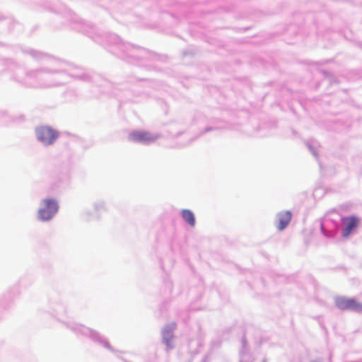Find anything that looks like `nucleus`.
<instances>
[{
	"label": "nucleus",
	"instance_id": "1",
	"mask_svg": "<svg viewBox=\"0 0 362 362\" xmlns=\"http://www.w3.org/2000/svg\"><path fill=\"white\" fill-rule=\"evenodd\" d=\"M58 210L57 202L52 199H45L42 202V206L38 211L39 218L45 221L51 219Z\"/></svg>",
	"mask_w": 362,
	"mask_h": 362
},
{
	"label": "nucleus",
	"instance_id": "2",
	"mask_svg": "<svg viewBox=\"0 0 362 362\" xmlns=\"http://www.w3.org/2000/svg\"><path fill=\"white\" fill-rule=\"evenodd\" d=\"M35 132L37 139L45 145L53 144L58 137V133L49 127H39Z\"/></svg>",
	"mask_w": 362,
	"mask_h": 362
},
{
	"label": "nucleus",
	"instance_id": "3",
	"mask_svg": "<svg viewBox=\"0 0 362 362\" xmlns=\"http://www.w3.org/2000/svg\"><path fill=\"white\" fill-rule=\"evenodd\" d=\"M335 304L341 310H352L357 313H362V304L353 298L338 297L335 299Z\"/></svg>",
	"mask_w": 362,
	"mask_h": 362
},
{
	"label": "nucleus",
	"instance_id": "4",
	"mask_svg": "<svg viewBox=\"0 0 362 362\" xmlns=\"http://www.w3.org/2000/svg\"><path fill=\"white\" fill-rule=\"evenodd\" d=\"M156 139V136L144 131H134L129 134V139L134 142L147 144L153 141Z\"/></svg>",
	"mask_w": 362,
	"mask_h": 362
},
{
	"label": "nucleus",
	"instance_id": "5",
	"mask_svg": "<svg viewBox=\"0 0 362 362\" xmlns=\"http://www.w3.org/2000/svg\"><path fill=\"white\" fill-rule=\"evenodd\" d=\"M358 222L359 220L354 216L345 217L342 218V223L345 226L342 233L343 237H348L352 230L357 226Z\"/></svg>",
	"mask_w": 362,
	"mask_h": 362
},
{
	"label": "nucleus",
	"instance_id": "6",
	"mask_svg": "<svg viewBox=\"0 0 362 362\" xmlns=\"http://www.w3.org/2000/svg\"><path fill=\"white\" fill-rule=\"evenodd\" d=\"M278 223L276 225L277 228L279 230H284L291 222L292 218V214L290 211H281L278 214Z\"/></svg>",
	"mask_w": 362,
	"mask_h": 362
},
{
	"label": "nucleus",
	"instance_id": "7",
	"mask_svg": "<svg viewBox=\"0 0 362 362\" xmlns=\"http://www.w3.org/2000/svg\"><path fill=\"white\" fill-rule=\"evenodd\" d=\"M182 216L183 219L191 226L195 225V218L194 214L188 209H183L182 211Z\"/></svg>",
	"mask_w": 362,
	"mask_h": 362
}]
</instances>
